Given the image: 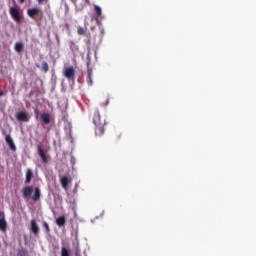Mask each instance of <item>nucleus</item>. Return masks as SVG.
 <instances>
[{
    "instance_id": "nucleus-18",
    "label": "nucleus",
    "mask_w": 256,
    "mask_h": 256,
    "mask_svg": "<svg viewBox=\"0 0 256 256\" xmlns=\"http://www.w3.org/2000/svg\"><path fill=\"white\" fill-rule=\"evenodd\" d=\"M94 9H95V13H96L97 17H101V15H102L101 7L95 5Z\"/></svg>"
},
{
    "instance_id": "nucleus-3",
    "label": "nucleus",
    "mask_w": 256,
    "mask_h": 256,
    "mask_svg": "<svg viewBox=\"0 0 256 256\" xmlns=\"http://www.w3.org/2000/svg\"><path fill=\"white\" fill-rule=\"evenodd\" d=\"M64 77L68 79V81L75 82V68L73 66H69L63 71Z\"/></svg>"
},
{
    "instance_id": "nucleus-17",
    "label": "nucleus",
    "mask_w": 256,
    "mask_h": 256,
    "mask_svg": "<svg viewBox=\"0 0 256 256\" xmlns=\"http://www.w3.org/2000/svg\"><path fill=\"white\" fill-rule=\"evenodd\" d=\"M14 49L16 51V53H21L23 52V44L21 42H17L15 45H14Z\"/></svg>"
},
{
    "instance_id": "nucleus-23",
    "label": "nucleus",
    "mask_w": 256,
    "mask_h": 256,
    "mask_svg": "<svg viewBox=\"0 0 256 256\" xmlns=\"http://www.w3.org/2000/svg\"><path fill=\"white\" fill-rule=\"evenodd\" d=\"M88 77H93V69L88 68Z\"/></svg>"
},
{
    "instance_id": "nucleus-16",
    "label": "nucleus",
    "mask_w": 256,
    "mask_h": 256,
    "mask_svg": "<svg viewBox=\"0 0 256 256\" xmlns=\"http://www.w3.org/2000/svg\"><path fill=\"white\" fill-rule=\"evenodd\" d=\"M16 256H29V252L25 248H19Z\"/></svg>"
},
{
    "instance_id": "nucleus-8",
    "label": "nucleus",
    "mask_w": 256,
    "mask_h": 256,
    "mask_svg": "<svg viewBox=\"0 0 256 256\" xmlns=\"http://www.w3.org/2000/svg\"><path fill=\"white\" fill-rule=\"evenodd\" d=\"M0 231L5 233L7 231V221H5V213L0 212Z\"/></svg>"
},
{
    "instance_id": "nucleus-19",
    "label": "nucleus",
    "mask_w": 256,
    "mask_h": 256,
    "mask_svg": "<svg viewBox=\"0 0 256 256\" xmlns=\"http://www.w3.org/2000/svg\"><path fill=\"white\" fill-rule=\"evenodd\" d=\"M42 71H44V73L49 71V64L47 62H42Z\"/></svg>"
},
{
    "instance_id": "nucleus-12",
    "label": "nucleus",
    "mask_w": 256,
    "mask_h": 256,
    "mask_svg": "<svg viewBox=\"0 0 256 256\" xmlns=\"http://www.w3.org/2000/svg\"><path fill=\"white\" fill-rule=\"evenodd\" d=\"M39 199H41V189H39V187H35L32 201H39Z\"/></svg>"
},
{
    "instance_id": "nucleus-2",
    "label": "nucleus",
    "mask_w": 256,
    "mask_h": 256,
    "mask_svg": "<svg viewBox=\"0 0 256 256\" xmlns=\"http://www.w3.org/2000/svg\"><path fill=\"white\" fill-rule=\"evenodd\" d=\"M9 13L16 23H21V9L19 7H10Z\"/></svg>"
},
{
    "instance_id": "nucleus-24",
    "label": "nucleus",
    "mask_w": 256,
    "mask_h": 256,
    "mask_svg": "<svg viewBox=\"0 0 256 256\" xmlns=\"http://www.w3.org/2000/svg\"><path fill=\"white\" fill-rule=\"evenodd\" d=\"M88 83L89 85H93V77H88Z\"/></svg>"
},
{
    "instance_id": "nucleus-6",
    "label": "nucleus",
    "mask_w": 256,
    "mask_h": 256,
    "mask_svg": "<svg viewBox=\"0 0 256 256\" xmlns=\"http://www.w3.org/2000/svg\"><path fill=\"white\" fill-rule=\"evenodd\" d=\"M16 119H17V121H20L22 123H28L29 113H27L26 111L18 112V113H16Z\"/></svg>"
},
{
    "instance_id": "nucleus-26",
    "label": "nucleus",
    "mask_w": 256,
    "mask_h": 256,
    "mask_svg": "<svg viewBox=\"0 0 256 256\" xmlns=\"http://www.w3.org/2000/svg\"><path fill=\"white\" fill-rule=\"evenodd\" d=\"M34 113H35L36 117H39V110L38 109H35Z\"/></svg>"
},
{
    "instance_id": "nucleus-1",
    "label": "nucleus",
    "mask_w": 256,
    "mask_h": 256,
    "mask_svg": "<svg viewBox=\"0 0 256 256\" xmlns=\"http://www.w3.org/2000/svg\"><path fill=\"white\" fill-rule=\"evenodd\" d=\"M93 123L95 125V135H97V137H101V135L105 133V126L107 125V122L105 121V118H101L99 110H95L93 112Z\"/></svg>"
},
{
    "instance_id": "nucleus-22",
    "label": "nucleus",
    "mask_w": 256,
    "mask_h": 256,
    "mask_svg": "<svg viewBox=\"0 0 256 256\" xmlns=\"http://www.w3.org/2000/svg\"><path fill=\"white\" fill-rule=\"evenodd\" d=\"M43 227H45L46 233H50L51 229L49 228V224H47V222L43 223Z\"/></svg>"
},
{
    "instance_id": "nucleus-30",
    "label": "nucleus",
    "mask_w": 256,
    "mask_h": 256,
    "mask_svg": "<svg viewBox=\"0 0 256 256\" xmlns=\"http://www.w3.org/2000/svg\"><path fill=\"white\" fill-rule=\"evenodd\" d=\"M86 3H89V0H86Z\"/></svg>"
},
{
    "instance_id": "nucleus-27",
    "label": "nucleus",
    "mask_w": 256,
    "mask_h": 256,
    "mask_svg": "<svg viewBox=\"0 0 256 256\" xmlns=\"http://www.w3.org/2000/svg\"><path fill=\"white\" fill-rule=\"evenodd\" d=\"M3 95H5V93L3 92V90H0V97H3Z\"/></svg>"
},
{
    "instance_id": "nucleus-13",
    "label": "nucleus",
    "mask_w": 256,
    "mask_h": 256,
    "mask_svg": "<svg viewBox=\"0 0 256 256\" xmlns=\"http://www.w3.org/2000/svg\"><path fill=\"white\" fill-rule=\"evenodd\" d=\"M60 183L63 189H67L69 185V178L67 176H60Z\"/></svg>"
},
{
    "instance_id": "nucleus-15",
    "label": "nucleus",
    "mask_w": 256,
    "mask_h": 256,
    "mask_svg": "<svg viewBox=\"0 0 256 256\" xmlns=\"http://www.w3.org/2000/svg\"><path fill=\"white\" fill-rule=\"evenodd\" d=\"M65 216H60L56 219V225H58V227H65Z\"/></svg>"
},
{
    "instance_id": "nucleus-14",
    "label": "nucleus",
    "mask_w": 256,
    "mask_h": 256,
    "mask_svg": "<svg viewBox=\"0 0 256 256\" xmlns=\"http://www.w3.org/2000/svg\"><path fill=\"white\" fill-rule=\"evenodd\" d=\"M31 179H33V171L28 168L26 170V180H25L26 185H29V183H31Z\"/></svg>"
},
{
    "instance_id": "nucleus-29",
    "label": "nucleus",
    "mask_w": 256,
    "mask_h": 256,
    "mask_svg": "<svg viewBox=\"0 0 256 256\" xmlns=\"http://www.w3.org/2000/svg\"><path fill=\"white\" fill-rule=\"evenodd\" d=\"M20 1V3H23L25 0H19Z\"/></svg>"
},
{
    "instance_id": "nucleus-4",
    "label": "nucleus",
    "mask_w": 256,
    "mask_h": 256,
    "mask_svg": "<svg viewBox=\"0 0 256 256\" xmlns=\"http://www.w3.org/2000/svg\"><path fill=\"white\" fill-rule=\"evenodd\" d=\"M37 151H38V155H39L42 163L47 165V163H49L51 157L49 155H47V153H45V150H43V148L41 146L37 147Z\"/></svg>"
},
{
    "instance_id": "nucleus-7",
    "label": "nucleus",
    "mask_w": 256,
    "mask_h": 256,
    "mask_svg": "<svg viewBox=\"0 0 256 256\" xmlns=\"http://www.w3.org/2000/svg\"><path fill=\"white\" fill-rule=\"evenodd\" d=\"M32 194H33V187H31V186H25V187L22 189V197H23L24 199H29Z\"/></svg>"
},
{
    "instance_id": "nucleus-20",
    "label": "nucleus",
    "mask_w": 256,
    "mask_h": 256,
    "mask_svg": "<svg viewBox=\"0 0 256 256\" xmlns=\"http://www.w3.org/2000/svg\"><path fill=\"white\" fill-rule=\"evenodd\" d=\"M61 256H70V253L67 250V248L62 247V249H61Z\"/></svg>"
},
{
    "instance_id": "nucleus-5",
    "label": "nucleus",
    "mask_w": 256,
    "mask_h": 256,
    "mask_svg": "<svg viewBox=\"0 0 256 256\" xmlns=\"http://www.w3.org/2000/svg\"><path fill=\"white\" fill-rule=\"evenodd\" d=\"M28 17H31V19H35V15L40 17V19H43V12L39 8H29L27 10Z\"/></svg>"
},
{
    "instance_id": "nucleus-11",
    "label": "nucleus",
    "mask_w": 256,
    "mask_h": 256,
    "mask_svg": "<svg viewBox=\"0 0 256 256\" xmlns=\"http://www.w3.org/2000/svg\"><path fill=\"white\" fill-rule=\"evenodd\" d=\"M40 119L42 123H44V125H49V123H51V116L49 115V113H42Z\"/></svg>"
},
{
    "instance_id": "nucleus-9",
    "label": "nucleus",
    "mask_w": 256,
    "mask_h": 256,
    "mask_svg": "<svg viewBox=\"0 0 256 256\" xmlns=\"http://www.w3.org/2000/svg\"><path fill=\"white\" fill-rule=\"evenodd\" d=\"M5 141L9 146V148L11 149V151H17V146H15V143L13 142V138H11L10 135H6Z\"/></svg>"
},
{
    "instance_id": "nucleus-21",
    "label": "nucleus",
    "mask_w": 256,
    "mask_h": 256,
    "mask_svg": "<svg viewBox=\"0 0 256 256\" xmlns=\"http://www.w3.org/2000/svg\"><path fill=\"white\" fill-rule=\"evenodd\" d=\"M77 33H78V35H85V28L79 26L77 28Z\"/></svg>"
},
{
    "instance_id": "nucleus-25",
    "label": "nucleus",
    "mask_w": 256,
    "mask_h": 256,
    "mask_svg": "<svg viewBox=\"0 0 256 256\" xmlns=\"http://www.w3.org/2000/svg\"><path fill=\"white\" fill-rule=\"evenodd\" d=\"M47 1H49V0H38V3H39L40 5H42V3H47Z\"/></svg>"
},
{
    "instance_id": "nucleus-28",
    "label": "nucleus",
    "mask_w": 256,
    "mask_h": 256,
    "mask_svg": "<svg viewBox=\"0 0 256 256\" xmlns=\"http://www.w3.org/2000/svg\"><path fill=\"white\" fill-rule=\"evenodd\" d=\"M106 105H109V99L106 100Z\"/></svg>"
},
{
    "instance_id": "nucleus-10",
    "label": "nucleus",
    "mask_w": 256,
    "mask_h": 256,
    "mask_svg": "<svg viewBox=\"0 0 256 256\" xmlns=\"http://www.w3.org/2000/svg\"><path fill=\"white\" fill-rule=\"evenodd\" d=\"M30 231L34 235H39V226L37 225L36 220H31V222H30Z\"/></svg>"
}]
</instances>
